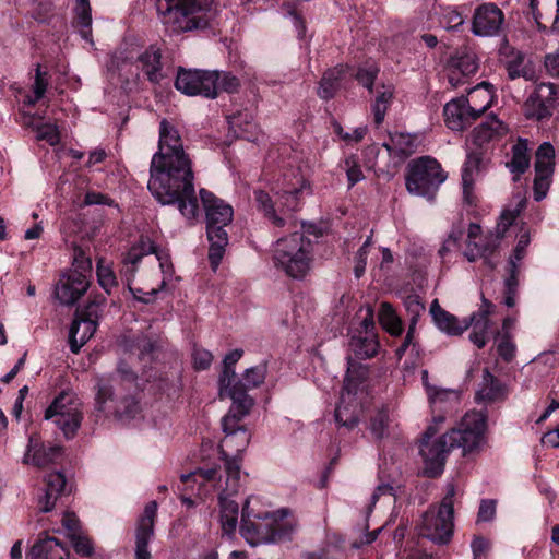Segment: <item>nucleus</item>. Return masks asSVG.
Returning a JSON list of instances; mask_svg holds the SVG:
<instances>
[{"instance_id": "nucleus-1", "label": "nucleus", "mask_w": 559, "mask_h": 559, "mask_svg": "<svg viewBox=\"0 0 559 559\" xmlns=\"http://www.w3.org/2000/svg\"><path fill=\"white\" fill-rule=\"evenodd\" d=\"M147 188L164 205L176 204L180 214L192 223L199 214L194 175L178 130L166 119L159 123L158 151L153 155Z\"/></svg>"}, {"instance_id": "nucleus-2", "label": "nucleus", "mask_w": 559, "mask_h": 559, "mask_svg": "<svg viewBox=\"0 0 559 559\" xmlns=\"http://www.w3.org/2000/svg\"><path fill=\"white\" fill-rule=\"evenodd\" d=\"M214 0H156L163 25L170 34H180L209 26L214 17Z\"/></svg>"}, {"instance_id": "nucleus-3", "label": "nucleus", "mask_w": 559, "mask_h": 559, "mask_svg": "<svg viewBox=\"0 0 559 559\" xmlns=\"http://www.w3.org/2000/svg\"><path fill=\"white\" fill-rule=\"evenodd\" d=\"M199 194L206 218V233L210 242L209 261L212 269L216 271L228 245L225 227L231 223L234 210L231 205L206 189H200Z\"/></svg>"}, {"instance_id": "nucleus-4", "label": "nucleus", "mask_w": 559, "mask_h": 559, "mask_svg": "<svg viewBox=\"0 0 559 559\" xmlns=\"http://www.w3.org/2000/svg\"><path fill=\"white\" fill-rule=\"evenodd\" d=\"M312 260V242L301 231H294L274 243V264L292 278H304L311 269Z\"/></svg>"}, {"instance_id": "nucleus-5", "label": "nucleus", "mask_w": 559, "mask_h": 559, "mask_svg": "<svg viewBox=\"0 0 559 559\" xmlns=\"http://www.w3.org/2000/svg\"><path fill=\"white\" fill-rule=\"evenodd\" d=\"M368 371L364 366L348 361L344 386L335 408V420L340 426L353 428L357 425L366 394L364 383Z\"/></svg>"}, {"instance_id": "nucleus-6", "label": "nucleus", "mask_w": 559, "mask_h": 559, "mask_svg": "<svg viewBox=\"0 0 559 559\" xmlns=\"http://www.w3.org/2000/svg\"><path fill=\"white\" fill-rule=\"evenodd\" d=\"M524 205L525 201L521 200L515 209H507L501 213L500 221L497 225L498 235L496 237L490 236L481 238V227L478 224H471L468 226L467 247L464 251V257L469 262H474L478 258H483L485 263L492 269L495 266V262L491 261V255L498 247V240L515 222Z\"/></svg>"}, {"instance_id": "nucleus-7", "label": "nucleus", "mask_w": 559, "mask_h": 559, "mask_svg": "<svg viewBox=\"0 0 559 559\" xmlns=\"http://www.w3.org/2000/svg\"><path fill=\"white\" fill-rule=\"evenodd\" d=\"M445 179L447 174L433 157L421 156L407 165L405 178L407 191L430 202L435 200L437 191Z\"/></svg>"}, {"instance_id": "nucleus-8", "label": "nucleus", "mask_w": 559, "mask_h": 559, "mask_svg": "<svg viewBox=\"0 0 559 559\" xmlns=\"http://www.w3.org/2000/svg\"><path fill=\"white\" fill-rule=\"evenodd\" d=\"M242 349H234L225 355L223 360V371L219 376V396L222 399L229 397L233 404L227 413L225 426L229 425L234 418L247 416L253 406V399L245 393L239 381H236L235 365L242 357Z\"/></svg>"}, {"instance_id": "nucleus-9", "label": "nucleus", "mask_w": 559, "mask_h": 559, "mask_svg": "<svg viewBox=\"0 0 559 559\" xmlns=\"http://www.w3.org/2000/svg\"><path fill=\"white\" fill-rule=\"evenodd\" d=\"M455 488L453 484L447 486V493L438 509L431 507L424 513L419 525V534L428 539L445 544L453 534V504Z\"/></svg>"}, {"instance_id": "nucleus-10", "label": "nucleus", "mask_w": 559, "mask_h": 559, "mask_svg": "<svg viewBox=\"0 0 559 559\" xmlns=\"http://www.w3.org/2000/svg\"><path fill=\"white\" fill-rule=\"evenodd\" d=\"M91 270L92 262L83 253L75 255L73 267L60 276L55 287V295L60 304L72 306L86 293Z\"/></svg>"}, {"instance_id": "nucleus-11", "label": "nucleus", "mask_w": 559, "mask_h": 559, "mask_svg": "<svg viewBox=\"0 0 559 559\" xmlns=\"http://www.w3.org/2000/svg\"><path fill=\"white\" fill-rule=\"evenodd\" d=\"M487 430V412H468L461 419L457 427L452 428L445 435L450 447L461 448L464 454L478 450L485 442Z\"/></svg>"}, {"instance_id": "nucleus-12", "label": "nucleus", "mask_w": 559, "mask_h": 559, "mask_svg": "<svg viewBox=\"0 0 559 559\" xmlns=\"http://www.w3.org/2000/svg\"><path fill=\"white\" fill-rule=\"evenodd\" d=\"M219 521L225 534H231L236 531L238 524L239 506L231 496L236 495L240 488L239 466L237 461L227 462V477L225 486L219 483Z\"/></svg>"}, {"instance_id": "nucleus-13", "label": "nucleus", "mask_w": 559, "mask_h": 559, "mask_svg": "<svg viewBox=\"0 0 559 559\" xmlns=\"http://www.w3.org/2000/svg\"><path fill=\"white\" fill-rule=\"evenodd\" d=\"M45 419L51 420L63 432L66 438H72L82 421L80 404L68 393H60L46 409Z\"/></svg>"}, {"instance_id": "nucleus-14", "label": "nucleus", "mask_w": 559, "mask_h": 559, "mask_svg": "<svg viewBox=\"0 0 559 559\" xmlns=\"http://www.w3.org/2000/svg\"><path fill=\"white\" fill-rule=\"evenodd\" d=\"M437 432V426L430 425L420 441L419 453L424 461V472L429 477L439 476L444 468L445 460L450 451V441L444 433L438 439H432Z\"/></svg>"}, {"instance_id": "nucleus-15", "label": "nucleus", "mask_w": 559, "mask_h": 559, "mask_svg": "<svg viewBox=\"0 0 559 559\" xmlns=\"http://www.w3.org/2000/svg\"><path fill=\"white\" fill-rule=\"evenodd\" d=\"M175 87L185 95H201L216 98L218 95V71L178 70Z\"/></svg>"}, {"instance_id": "nucleus-16", "label": "nucleus", "mask_w": 559, "mask_h": 559, "mask_svg": "<svg viewBox=\"0 0 559 559\" xmlns=\"http://www.w3.org/2000/svg\"><path fill=\"white\" fill-rule=\"evenodd\" d=\"M96 408L106 414H114L122 420H130L136 417L140 406L134 399H127L117 402L114 399L112 385L109 379L99 378L96 383Z\"/></svg>"}, {"instance_id": "nucleus-17", "label": "nucleus", "mask_w": 559, "mask_h": 559, "mask_svg": "<svg viewBox=\"0 0 559 559\" xmlns=\"http://www.w3.org/2000/svg\"><path fill=\"white\" fill-rule=\"evenodd\" d=\"M155 254L159 263L160 272L163 274L160 287H165L174 276V266L170 261L169 253L166 250L158 248L150 238L142 237L139 243L132 247L126 254L127 273L132 275L135 273V265L146 254Z\"/></svg>"}, {"instance_id": "nucleus-18", "label": "nucleus", "mask_w": 559, "mask_h": 559, "mask_svg": "<svg viewBox=\"0 0 559 559\" xmlns=\"http://www.w3.org/2000/svg\"><path fill=\"white\" fill-rule=\"evenodd\" d=\"M245 416L234 418L230 420L229 427L225 426V419L227 415L222 419L223 431L225 432V437L221 442V453L225 461V472L227 473V462L228 461H237L238 466L240 467V457L239 455L245 451L250 442V435L243 426H239V421Z\"/></svg>"}, {"instance_id": "nucleus-19", "label": "nucleus", "mask_w": 559, "mask_h": 559, "mask_svg": "<svg viewBox=\"0 0 559 559\" xmlns=\"http://www.w3.org/2000/svg\"><path fill=\"white\" fill-rule=\"evenodd\" d=\"M556 110H559V91L552 83L538 84L525 103L528 118L540 120Z\"/></svg>"}, {"instance_id": "nucleus-20", "label": "nucleus", "mask_w": 559, "mask_h": 559, "mask_svg": "<svg viewBox=\"0 0 559 559\" xmlns=\"http://www.w3.org/2000/svg\"><path fill=\"white\" fill-rule=\"evenodd\" d=\"M311 193V185L299 168L284 174L282 189L278 195L282 205L288 211L298 210L300 201Z\"/></svg>"}, {"instance_id": "nucleus-21", "label": "nucleus", "mask_w": 559, "mask_h": 559, "mask_svg": "<svg viewBox=\"0 0 559 559\" xmlns=\"http://www.w3.org/2000/svg\"><path fill=\"white\" fill-rule=\"evenodd\" d=\"M504 21L501 9L495 3H484L474 13L472 32L476 36L490 37L499 34Z\"/></svg>"}, {"instance_id": "nucleus-22", "label": "nucleus", "mask_w": 559, "mask_h": 559, "mask_svg": "<svg viewBox=\"0 0 559 559\" xmlns=\"http://www.w3.org/2000/svg\"><path fill=\"white\" fill-rule=\"evenodd\" d=\"M428 401L432 413V425L438 426L444 421L445 415L459 407L461 394L453 389L429 388Z\"/></svg>"}, {"instance_id": "nucleus-23", "label": "nucleus", "mask_w": 559, "mask_h": 559, "mask_svg": "<svg viewBox=\"0 0 559 559\" xmlns=\"http://www.w3.org/2000/svg\"><path fill=\"white\" fill-rule=\"evenodd\" d=\"M157 514V502L150 501L140 516L135 530V557L136 559H151L148 543L154 536V524Z\"/></svg>"}, {"instance_id": "nucleus-24", "label": "nucleus", "mask_w": 559, "mask_h": 559, "mask_svg": "<svg viewBox=\"0 0 559 559\" xmlns=\"http://www.w3.org/2000/svg\"><path fill=\"white\" fill-rule=\"evenodd\" d=\"M258 519L264 521V526L267 528L269 534V544L289 539L296 528L295 519L287 509L265 513L263 516H258Z\"/></svg>"}, {"instance_id": "nucleus-25", "label": "nucleus", "mask_w": 559, "mask_h": 559, "mask_svg": "<svg viewBox=\"0 0 559 559\" xmlns=\"http://www.w3.org/2000/svg\"><path fill=\"white\" fill-rule=\"evenodd\" d=\"M61 451V447H46L37 436L32 435L28 438V444L23 456V463L43 468L52 464L56 459L60 456Z\"/></svg>"}, {"instance_id": "nucleus-26", "label": "nucleus", "mask_w": 559, "mask_h": 559, "mask_svg": "<svg viewBox=\"0 0 559 559\" xmlns=\"http://www.w3.org/2000/svg\"><path fill=\"white\" fill-rule=\"evenodd\" d=\"M478 69V61L473 52H459L448 63V80L452 87L464 83V78L474 74Z\"/></svg>"}, {"instance_id": "nucleus-27", "label": "nucleus", "mask_w": 559, "mask_h": 559, "mask_svg": "<svg viewBox=\"0 0 559 559\" xmlns=\"http://www.w3.org/2000/svg\"><path fill=\"white\" fill-rule=\"evenodd\" d=\"M430 314L438 330L449 336H459L471 326L467 318L459 320L454 314L442 309L437 299L430 305Z\"/></svg>"}, {"instance_id": "nucleus-28", "label": "nucleus", "mask_w": 559, "mask_h": 559, "mask_svg": "<svg viewBox=\"0 0 559 559\" xmlns=\"http://www.w3.org/2000/svg\"><path fill=\"white\" fill-rule=\"evenodd\" d=\"M500 56L511 80L524 78L527 81L534 79V70L525 62V56L520 50L514 49L509 45H503L500 48Z\"/></svg>"}, {"instance_id": "nucleus-29", "label": "nucleus", "mask_w": 559, "mask_h": 559, "mask_svg": "<svg viewBox=\"0 0 559 559\" xmlns=\"http://www.w3.org/2000/svg\"><path fill=\"white\" fill-rule=\"evenodd\" d=\"M493 308L495 306L491 302L483 299L479 310L467 318V321H471V326H473L469 340L478 348H483L487 344L491 326L489 316L492 313Z\"/></svg>"}, {"instance_id": "nucleus-30", "label": "nucleus", "mask_w": 559, "mask_h": 559, "mask_svg": "<svg viewBox=\"0 0 559 559\" xmlns=\"http://www.w3.org/2000/svg\"><path fill=\"white\" fill-rule=\"evenodd\" d=\"M444 118L448 128L453 131H463L477 119L463 97L447 103Z\"/></svg>"}, {"instance_id": "nucleus-31", "label": "nucleus", "mask_w": 559, "mask_h": 559, "mask_svg": "<svg viewBox=\"0 0 559 559\" xmlns=\"http://www.w3.org/2000/svg\"><path fill=\"white\" fill-rule=\"evenodd\" d=\"M138 62L143 74L151 83L159 84L168 76L162 63L160 49L151 45L138 57Z\"/></svg>"}, {"instance_id": "nucleus-32", "label": "nucleus", "mask_w": 559, "mask_h": 559, "mask_svg": "<svg viewBox=\"0 0 559 559\" xmlns=\"http://www.w3.org/2000/svg\"><path fill=\"white\" fill-rule=\"evenodd\" d=\"M45 491L38 498V508L40 512H50L58 500V498L66 492L67 480L62 473H50L45 477Z\"/></svg>"}, {"instance_id": "nucleus-33", "label": "nucleus", "mask_w": 559, "mask_h": 559, "mask_svg": "<svg viewBox=\"0 0 559 559\" xmlns=\"http://www.w3.org/2000/svg\"><path fill=\"white\" fill-rule=\"evenodd\" d=\"M508 395L507 388L488 369L484 370L483 380L476 392V402L489 404L506 400Z\"/></svg>"}, {"instance_id": "nucleus-34", "label": "nucleus", "mask_w": 559, "mask_h": 559, "mask_svg": "<svg viewBox=\"0 0 559 559\" xmlns=\"http://www.w3.org/2000/svg\"><path fill=\"white\" fill-rule=\"evenodd\" d=\"M250 500L247 499L242 507V524L240 527L241 536L251 546H258L261 544H269L267 528L264 526V521L260 520L258 523L251 522L249 511Z\"/></svg>"}, {"instance_id": "nucleus-35", "label": "nucleus", "mask_w": 559, "mask_h": 559, "mask_svg": "<svg viewBox=\"0 0 559 559\" xmlns=\"http://www.w3.org/2000/svg\"><path fill=\"white\" fill-rule=\"evenodd\" d=\"M27 559H70L68 549L55 537L38 539L27 554Z\"/></svg>"}, {"instance_id": "nucleus-36", "label": "nucleus", "mask_w": 559, "mask_h": 559, "mask_svg": "<svg viewBox=\"0 0 559 559\" xmlns=\"http://www.w3.org/2000/svg\"><path fill=\"white\" fill-rule=\"evenodd\" d=\"M493 98V86L488 82H481L468 92L465 102L475 117L478 118L492 105Z\"/></svg>"}, {"instance_id": "nucleus-37", "label": "nucleus", "mask_w": 559, "mask_h": 559, "mask_svg": "<svg viewBox=\"0 0 559 559\" xmlns=\"http://www.w3.org/2000/svg\"><path fill=\"white\" fill-rule=\"evenodd\" d=\"M96 329L97 323L74 317L69 329V345L71 352L78 354L83 345L94 335Z\"/></svg>"}, {"instance_id": "nucleus-38", "label": "nucleus", "mask_w": 559, "mask_h": 559, "mask_svg": "<svg viewBox=\"0 0 559 559\" xmlns=\"http://www.w3.org/2000/svg\"><path fill=\"white\" fill-rule=\"evenodd\" d=\"M378 336L374 332L353 334L349 348L359 359H368L377 355L379 349Z\"/></svg>"}, {"instance_id": "nucleus-39", "label": "nucleus", "mask_w": 559, "mask_h": 559, "mask_svg": "<svg viewBox=\"0 0 559 559\" xmlns=\"http://www.w3.org/2000/svg\"><path fill=\"white\" fill-rule=\"evenodd\" d=\"M349 67L338 66L324 72L319 85L318 95L322 99H330L342 86L347 78Z\"/></svg>"}, {"instance_id": "nucleus-40", "label": "nucleus", "mask_w": 559, "mask_h": 559, "mask_svg": "<svg viewBox=\"0 0 559 559\" xmlns=\"http://www.w3.org/2000/svg\"><path fill=\"white\" fill-rule=\"evenodd\" d=\"M506 132V126L495 116H491L473 130L471 138L475 145L483 146Z\"/></svg>"}, {"instance_id": "nucleus-41", "label": "nucleus", "mask_w": 559, "mask_h": 559, "mask_svg": "<svg viewBox=\"0 0 559 559\" xmlns=\"http://www.w3.org/2000/svg\"><path fill=\"white\" fill-rule=\"evenodd\" d=\"M254 198L259 210L274 226L284 227L286 225L293 226L296 224L292 215L281 216L276 214L272 200L266 192L257 190L254 191Z\"/></svg>"}, {"instance_id": "nucleus-42", "label": "nucleus", "mask_w": 559, "mask_h": 559, "mask_svg": "<svg viewBox=\"0 0 559 559\" xmlns=\"http://www.w3.org/2000/svg\"><path fill=\"white\" fill-rule=\"evenodd\" d=\"M394 96L393 85H382L377 90L374 99L371 103V112L376 126H380L385 117Z\"/></svg>"}, {"instance_id": "nucleus-43", "label": "nucleus", "mask_w": 559, "mask_h": 559, "mask_svg": "<svg viewBox=\"0 0 559 559\" xmlns=\"http://www.w3.org/2000/svg\"><path fill=\"white\" fill-rule=\"evenodd\" d=\"M530 166L528 142L519 139L512 146V158L507 163V167L514 175V179L524 174Z\"/></svg>"}, {"instance_id": "nucleus-44", "label": "nucleus", "mask_w": 559, "mask_h": 559, "mask_svg": "<svg viewBox=\"0 0 559 559\" xmlns=\"http://www.w3.org/2000/svg\"><path fill=\"white\" fill-rule=\"evenodd\" d=\"M480 166V157L476 153H471L467 155L466 160L464 163L462 169V185H463V195L464 200L472 204L473 197V183L475 180V176L479 171Z\"/></svg>"}, {"instance_id": "nucleus-45", "label": "nucleus", "mask_w": 559, "mask_h": 559, "mask_svg": "<svg viewBox=\"0 0 559 559\" xmlns=\"http://www.w3.org/2000/svg\"><path fill=\"white\" fill-rule=\"evenodd\" d=\"M378 317L383 330H385L392 336H400L402 334V321L390 304H381Z\"/></svg>"}, {"instance_id": "nucleus-46", "label": "nucleus", "mask_w": 559, "mask_h": 559, "mask_svg": "<svg viewBox=\"0 0 559 559\" xmlns=\"http://www.w3.org/2000/svg\"><path fill=\"white\" fill-rule=\"evenodd\" d=\"M229 126L233 129L234 133L243 138L248 141H254L257 134V124L251 121V116L248 114L245 115H236L229 118Z\"/></svg>"}, {"instance_id": "nucleus-47", "label": "nucleus", "mask_w": 559, "mask_h": 559, "mask_svg": "<svg viewBox=\"0 0 559 559\" xmlns=\"http://www.w3.org/2000/svg\"><path fill=\"white\" fill-rule=\"evenodd\" d=\"M555 156V148L549 142L540 144L535 154V173L554 174Z\"/></svg>"}, {"instance_id": "nucleus-48", "label": "nucleus", "mask_w": 559, "mask_h": 559, "mask_svg": "<svg viewBox=\"0 0 559 559\" xmlns=\"http://www.w3.org/2000/svg\"><path fill=\"white\" fill-rule=\"evenodd\" d=\"M392 146L383 144V146L391 152L396 151L399 155L408 156L416 151L417 136L407 133H396L391 136Z\"/></svg>"}, {"instance_id": "nucleus-49", "label": "nucleus", "mask_w": 559, "mask_h": 559, "mask_svg": "<svg viewBox=\"0 0 559 559\" xmlns=\"http://www.w3.org/2000/svg\"><path fill=\"white\" fill-rule=\"evenodd\" d=\"M266 364L262 362L260 365H257L254 367L248 368L243 374L242 379H237L236 381L240 382V385L243 388L245 393L247 394V391L250 389L258 388L261 385L266 377Z\"/></svg>"}, {"instance_id": "nucleus-50", "label": "nucleus", "mask_w": 559, "mask_h": 559, "mask_svg": "<svg viewBox=\"0 0 559 559\" xmlns=\"http://www.w3.org/2000/svg\"><path fill=\"white\" fill-rule=\"evenodd\" d=\"M29 126L36 133V140L45 141L51 146L60 142V132L56 123H32Z\"/></svg>"}, {"instance_id": "nucleus-51", "label": "nucleus", "mask_w": 559, "mask_h": 559, "mask_svg": "<svg viewBox=\"0 0 559 559\" xmlns=\"http://www.w3.org/2000/svg\"><path fill=\"white\" fill-rule=\"evenodd\" d=\"M106 298L100 296L90 301L83 309L76 310L75 317L84 321H92L98 324V319L103 313Z\"/></svg>"}, {"instance_id": "nucleus-52", "label": "nucleus", "mask_w": 559, "mask_h": 559, "mask_svg": "<svg viewBox=\"0 0 559 559\" xmlns=\"http://www.w3.org/2000/svg\"><path fill=\"white\" fill-rule=\"evenodd\" d=\"M378 73L379 68L376 64H366L365 67H360L356 72L349 68L347 76L355 78L359 84L369 92H372V86Z\"/></svg>"}, {"instance_id": "nucleus-53", "label": "nucleus", "mask_w": 559, "mask_h": 559, "mask_svg": "<svg viewBox=\"0 0 559 559\" xmlns=\"http://www.w3.org/2000/svg\"><path fill=\"white\" fill-rule=\"evenodd\" d=\"M390 418L386 409L379 411L371 419L369 430L373 438L381 440L389 436Z\"/></svg>"}, {"instance_id": "nucleus-54", "label": "nucleus", "mask_w": 559, "mask_h": 559, "mask_svg": "<svg viewBox=\"0 0 559 559\" xmlns=\"http://www.w3.org/2000/svg\"><path fill=\"white\" fill-rule=\"evenodd\" d=\"M97 280L99 285L109 293L116 286L117 280L111 266L103 259L97 262Z\"/></svg>"}, {"instance_id": "nucleus-55", "label": "nucleus", "mask_w": 559, "mask_h": 559, "mask_svg": "<svg viewBox=\"0 0 559 559\" xmlns=\"http://www.w3.org/2000/svg\"><path fill=\"white\" fill-rule=\"evenodd\" d=\"M344 169L347 176V180L349 182V187H353L357 182L365 179L361 167L359 165L358 157L356 155H350L345 158Z\"/></svg>"}, {"instance_id": "nucleus-56", "label": "nucleus", "mask_w": 559, "mask_h": 559, "mask_svg": "<svg viewBox=\"0 0 559 559\" xmlns=\"http://www.w3.org/2000/svg\"><path fill=\"white\" fill-rule=\"evenodd\" d=\"M75 16L80 26V34L85 40H91L92 15L91 7H75Z\"/></svg>"}, {"instance_id": "nucleus-57", "label": "nucleus", "mask_w": 559, "mask_h": 559, "mask_svg": "<svg viewBox=\"0 0 559 559\" xmlns=\"http://www.w3.org/2000/svg\"><path fill=\"white\" fill-rule=\"evenodd\" d=\"M46 73L41 72V68L38 64L36 68L35 82L33 85V96H28L25 100L28 105L36 104L46 93L48 82L46 80Z\"/></svg>"}, {"instance_id": "nucleus-58", "label": "nucleus", "mask_w": 559, "mask_h": 559, "mask_svg": "<svg viewBox=\"0 0 559 559\" xmlns=\"http://www.w3.org/2000/svg\"><path fill=\"white\" fill-rule=\"evenodd\" d=\"M440 24L448 31H455L464 24V17L457 10L447 8L441 13Z\"/></svg>"}, {"instance_id": "nucleus-59", "label": "nucleus", "mask_w": 559, "mask_h": 559, "mask_svg": "<svg viewBox=\"0 0 559 559\" xmlns=\"http://www.w3.org/2000/svg\"><path fill=\"white\" fill-rule=\"evenodd\" d=\"M552 181V174H546L544 171L535 173V179H534V199L535 201L539 202L542 201L551 185Z\"/></svg>"}, {"instance_id": "nucleus-60", "label": "nucleus", "mask_w": 559, "mask_h": 559, "mask_svg": "<svg viewBox=\"0 0 559 559\" xmlns=\"http://www.w3.org/2000/svg\"><path fill=\"white\" fill-rule=\"evenodd\" d=\"M122 274L126 276V281L129 287V290L132 293L133 297L142 302H150L152 298L158 293L157 288H152L150 292H143L140 288L131 287V280L134 276V273L131 275L130 272L127 273L126 267V258L123 259V269Z\"/></svg>"}, {"instance_id": "nucleus-61", "label": "nucleus", "mask_w": 559, "mask_h": 559, "mask_svg": "<svg viewBox=\"0 0 559 559\" xmlns=\"http://www.w3.org/2000/svg\"><path fill=\"white\" fill-rule=\"evenodd\" d=\"M75 552L83 557H90L94 554V546L92 540L84 535L79 533L70 538Z\"/></svg>"}, {"instance_id": "nucleus-62", "label": "nucleus", "mask_w": 559, "mask_h": 559, "mask_svg": "<svg viewBox=\"0 0 559 559\" xmlns=\"http://www.w3.org/2000/svg\"><path fill=\"white\" fill-rule=\"evenodd\" d=\"M217 472V468H199L190 474L182 475L181 478L185 483L192 479L193 481L200 480V484H203L207 481H214L216 479Z\"/></svg>"}, {"instance_id": "nucleus-63", "label": "nucleus", "mask_w": 559, "mask_h": 559, "mask_svg": "<svg viewBox=\"0 0 559 559\" xmlns=\"http://www.w3.org/2000/svg\"><path fill=\"white\" fill-rule=\"evenodd\" d=\"M61 523L69 538L82 533L80 520L73 512H64Z\"/></svg>"}, {"instance_id": "nucleus-64", "label": "nucleus", "mask_w": 559, "mask_h": 559, "mask_svg": "<svg viewBox=\"0 0 559 559\" xmlns=\"http://www.w3.org/2000/svg\"><path fill=\"white\" fill-rule=\"evenodd\" d=\"M193 367L198 370L207 369L212 361L213 355L211 352L204 348H194L192 353Z\"/></svg>"}]
</instances>
